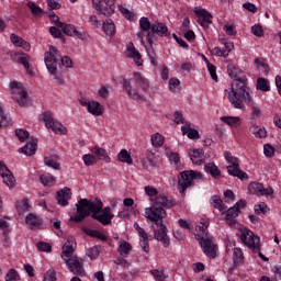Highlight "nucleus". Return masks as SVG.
Returning a JSON list of instances; mask_svg holds the SVG:
<instances>
[{
    "mask_svg": "<svg viewBox=\"0 0 281 281\" xmlns=\"http://www.w3.org/2000/svg\"><path fill=\"white\" fill-rule=\"evenodd\" d=\"M19 273L14 269H10L5 276V281H16Z\"/></svg>",
    "mask_w": 281,
    "mask_h": 281,
    "instance_id": "774afa93",
    "label": "nucleus"
},
{
    "mask_svg": "<svg viewBox=\"0 0 281 281\" xmlns=\"http://www.w3.org/2000/svg\"><path fill=\"white\" fill-rule=\"evenodd\" d=\"M135 88H133V85L131 83V79H124L123 80V87L130 95V98L134 100H144V97L139 93V90L144 91V93H148L150 91V81L146 77H144L140 72H133Z\"/></svg>",
    "mask_w": 281,
    "mask_h": 281,
    "instance_id": "423d86ee",
    "label": "nucleus"
},
{
    "mask_svg": "<svg viewBox=\"0 0 281 281\" xmlns=\"http://www.w3.org/2000/svg\"><path fill=\"white\" fill-rule=\"evenodd\" d=\"M166 156L169 161H173L176 165L179 164V154L170 151V149H166Z\"/></svg>",
    "mask_w": 281,
    "mask_h": 281,
    "instance_id": "bf43d9fd",
    "label": "nucleus"
},
{
    "mask_svg": "<svg viewBox=\"0 0 281 281\" xmlns=\"http://www.w3.org/2000/svg\"><path fill=\"white\" fill-rule=\"evenodd\" d=\"M249 131L252 135H255V137H259V139L267 137V130L263 127L252 125Z\"/></svg>",
    "mask_w": 281,
    "mask_h": 281,
    "instance_id": "4c0bfd02",
    "label": "nucleus"
},
{
    "mask_svg": "<svg viewBox=\"0 0 281 281\" xmlns=\"http://www.w3.org/2000/svg\"><path fill=\"white\" fill-rule=\"evenodd\" d=\"M15 206L20 215L25 214V212H30L32 209V205H30V200L25 198L22 201L16 202Z\"/></svg>",
    "mask_w": 281,
    "mask_h": 281,
    "instance_id": "72a5a7b5",
    "label": "nucleus"
},
{
    "mask_svg": "<svg viewBox=\"0 0 281 281\" xmlns=\"http://www.w3.org/2000/svg\"><path fill=\"white\" fill-rule=\"evenodd\" d=\"M224 157L229 164L227 166V172L231 177H237L240 181H245V179H249V175L247 172L240 170V160L237 157L232 156V153L225 151Z\"/></svg>",
    "mask_w": 281,
    "mask_h": 281,
    "instance_id": "1a4fd4ad",
    "label": "nucleus"
},
{
    "mask_svg": "<svg viewBox=\"0 0 281 281\" xmlns=\"http://www.w3.org/2000/svg\"><path fill=\"white\" fill-rule=\"evenodd\" d=\"M11 89L14 100L19 103V106H25L27 104V91L21 88L16 81L11 82Z\"/></svg>",
    "mask_w": 281,
    "mask_h": 281,
    "instance_id": "4468645a",
    "label": "nucleus"
},
{
    "mask_svg": "<svg viewBox=\"0 0 281 281\" xmlns=\"http://www.w3.org/2000/svg\"><path fill=\"white\" fill-rule=\"evenodd\" d=\"M3 126H10V117L5 115V111L0 103V128H3Z\"/></svg>",
    "mask_w": 281,
    "mask_h": 281,
    "instance_id": "c03bdc74",
    "label": "nucleus"
},
{
    "mask_svg": "<svg viewBox=\"0 0 281 281\" xmlns=\"http://www.w3.org/2000/svg\"><path fill=\"white\" fill-rule=\"evenodd\" d=\"M82 232H85V234L91 238H98V240H102V243H106V240H109V237H106V235L102 234L100 231L82 227Z\"/></svg>",
    "mask_w": 281,
    "mask_h": 281,
    "instance_id": "cd10ccee",
    "label": "nucleus"
},
{
    "mask_svg": "<svg viewBox=\"0 0 281 281\" xmlns=\"http://www.w3.org/2000/svg\"><path fill=\"white\" fill-rule=\"evenodd\" d=\"M103 207L102 200L98 198L93 200L81 199L76 204L77 214L70 216V221L75 223H82L87 216L91 215V218L101 223V225H109V216L106 213H101Z\"/></svg>",
    "mask_w": 281,
    "mask_h": 281,
    "instance_id": "7ed1b4c3",
    "label": "nucleus"
},
{
    "mask_svg": "<svg viewBox=\"0 0 281 281\" xmlns=\"http://www.w3.org/2000/svg\"><path fill=\"white\" fill-rule=\"evenodd\" d=\"M101 248L100 246H93L92 248L89 249L88 256L91 260H95L98 256H100Z\"/></svg>",
    "mask_w": 281,
    "mask_h": 281,
    "instance_id": "864d4df0",
    "label": "nucleus"
},
{
    "mask_svg": "<svg viewBox=\"0 0 281 281\" xmlns=\"http://www.w3.org/2000/svg\"><path fill=\"white\" fill-rule=\"evenodd\" d=\"M209 226L210 222L201 223V226H198L196 229H199V232H202L204 236L195 235V238L199 241V245L202 248V251L205 254V256H209V258H215L216 251H218V247L216 246V244H214V237L205 233V229H207Z\"/></svg>",
    "mask_w": 281,
    "mask_h": 281,
    "instance_id": "0eeeda50",
    "label": "nucleus"
},
{
    "mask_svg": "<svg viewBox=\"0 0 281 281\" xmlns=\"http://www.w3.org/2000/svg\"><path fill=\"white\" fill-rule=\"evenodd\" d=\"M238 214H240V211L236 206H232L226 211L225 221L229 227H236V225H238L236 221Z\"/></svg>",
    "mask_w": 281,
    "mask_h": 281,
    "instance_id": "4be33fe9",
    "label": "nucleus"
},
{
    "mask_svg": "<svg viewBox=\"0 0 281 281\" xmlns=\"http://www.w3.org/2000/svg\"><path fill=\"white\" fill-rule=\"evenodd\" d=\"M119 161H122L123 164H127L131 166L133 164V158L131 157V154L126 149H122L117 155Z\"/></svg>",
    "mask_w": 281,
    "mask_h": 281,
    "instance_id": "c9c22d12",
    "label": "nucleus"
},
{
    "mask_svg": "<svg viewBox=\"0 0 281 281\" xmlns=\"http://www.w3.org/2000/svg\"><path fill=\"white\" fill-rule=\"evenodd\" d=\"M257 89L259 91H263V92L270 91L271 87H269V80H267L265 78H258L257 79Z\"/></svg>",
    "mask_w": 281,
    "mask_h": 281,
    "instance_id": "a19ab883",
    "label": "nucleus"
},
{
    "mask_svg": "<svg viewBox=\"0 0 281 281\" xmlns=\"http://www.w3.org/2000/svg\"><path fill=\"white\" fill-rule=\"evenodd\" d=\"M248 190L251 194H256L257 196H271V194H273V188H265L260 182L250 183Z\"/></svg>",
    "mask_w": 281,
    "mask_h": 281,
    "instance_id": "f3484780",
    "label": "nucleus"
},
{
    "mask_svg": "<svg viewBox=\"0 0 281 281\" xmlns=\"http://www.w3.org/2000/svg\"><path fill=\"white\" fill-rule=\"evenodd\" d=\"M69 199H71V189L64 188L57 192V203L65 207V205H69Z\"/></svg>",
    "mask_w": 281,
    "mask_h": 281,
    "instance_id": "5701e85b",
    "label": "nucleus"
},
{
    "mask_svg": "<svg viewBox=\"0 0 281 281\" xmlns=\"http://www.w3.org/2000/svg\"><path fill=\"white\" fill-rule=\"evenodd\" d=\"M221 122H225L228 126H240V119L238 116H222Z\"/></svg>",
    "mask_w": 281,
    "mask_h": 281,
    "instance_id": "e433bc0d",
    "label": "nucleus"
},
{
    "mask_svg": "<svg viewBox=\"0 0 281 281\" xmlns=\"http://www.w3.org/2000/svg\"><path fill=\"white\" fill-rule=\"evenodd\" d=\"M40 181L44 186H48V188H52V187L56 186V177H54V176L42 175L40 177Z\"/></svg>",
    "mask_w": 281,
    "mask_h": 281,
    "instance_id": "58836bf2",
    "label": "nucleus"
},
{
    "mask_svg": "<svg viewBox=\"0 0 281 281\" xmlns=\"http://www.w3.org/2000/svg\"><path fill=\"white\" fill-rule=\"evenodd\" d=\"M82 159H83V164L86 166H95V164H98V160L95 159V156H93L91 154L83 155Z\"/></svg>",
    "mask_w": 281,
    "mask_h": 281,
    "instance_id": "3c124183",
    "label": "nucleus"
},
{
    "mask_svg": "<svg viewBox=\"0 0 281 281\" xmlns=\"http://www.w3.org/2000/svg\"><path fill=\"white\" fill-rule=\"evenodd\" d=\"M60 61L66 69H71L74 67V60L69 56H60V52L56 47L49 46L48 52L44 54L45 66L50 74L57 80L58 85H65V76L58 72V67H60Z\"/></svg>",
    "mask_w": 281,
    "mask_h": 281,
    "instance_id": "20e7f679",
    "label": "nucleus"
},
{
    "mask_svg": "<svg viewBox=\"0 0 281 281\" xmlns=\"http://www.w3.org/2000/svg\"><path fill=\"white\" fill-rule=\"evenodd\" d=\"M251 33L254 36H257L258 38H262L265 36V30H262V25L256 24L251 27Z\"/></svg>",
    "mask_w": 281,
    "mask_h": 281,
    "instance_id": "603ef678",
    "label": "nucleus"
},
{
    "mask_svg": "<svg viewBox=\"0 0 281 281\" xmlns=\"http://www.w3.org/2000/svg\"><path fill=\"white\" fill-rule=\"evenodd\" d=\"M181 85V81L177 78H171L169 80V89L170 91H177L179 89V86Z\"/></svg>",
    "mask_w": 281,
    "mask_h": 281,
    "instance_id": "0e129e2a",
    "label": "nucleus"
},
{
    "mask_svg": "<svg viewBox=\"0 0 281 281\" xmlns=\"http://www.w3.org/2000/svg\"><path fill=\"white\" fill-rule=\"evenodd\" d=\"M255 65L257 68L261 69L263 74H269V65L265 61V58L260 57L255 59Z\"/></svg>",
    "mask_w": 281,
    "mask_h": 281,
    "instance_id": "37998d69",
    "label": "nucleus"
},
{
    "mask_svg": "<svg viewBox=\"0 0 281 281\" xmlns=\"http://www.w3.org/2000/svg\"><path fill=\"white\" fill-rule=\"evenodd\" d=\"M91 153H93V155H97V157L100 161H105V164H109L111 161V158L109 157V154L106 153V149H104L102 147H93L91 149Z\"/></svg>",
    "mask_w": 281,
    "mask_h": 281,
    "instance_id": "c85d7f7f",
    "label": "nucleus"
},
{
    "mask_svg": "<svg viewBox=\"0 0 281 281\" xmlns=\"http://www.w3.org/2000/svg\"><path fill=\"white\" fill-rule=\"evenodd\" d=\"M213 54H214V56H220L223 58H227L229 56L227 50L225 49V47L224 48H221V47L213 48Z\"/></svg>",
    "mask_w": 281,
    "mask_h": 281,
    "instance_id": "052dcab7",
    "label": "nucleus"
},
{
    "mask_svg": "<svg viewBox=\"0 0 281 281\" xmlns=\"http://www.w3.org/2000/svg\"><path fill=\"white\" fill-rule=\"evenodd\" d=\"M27 8L31 10V14L35 19H41L43 16V9L38 5H36V3L30 1V2H27Z\"/></svg>",
    "mask_w": 281,
    "mask_h": 281,
    "instance_id": "f704fd0d",
    "label": "nucleus"
},
{
    "mask_svg": "<svg viewBox=\"0 0 281 281\" xmlns=\"http://www.w3.org/2000/svg\"><path fill=\"white\" fill-rule=\"evenodd\" d=\"M209 74L215 82H218V76L216 75V66L213 64H207Z\"/></svg>",
    "mask_w": 281,
    "mask_h": 281,
    "instance_id": "13d9d810",
    "label": "nucleus"
},
{
    "mask_svg": "<svg viewBox=\"0 0 281 281\" xmlns=\"http://www.w3.org/2000/svg\"><path fill=\"white\" fill-rule=\"evenodd\" d=\"M30 60H32V57H30V55L27 54L18 55V63H20V65H23L29 76H34V71L32 70V65H30Z\"/></svg>",
    "mask_w": 281,
    "mask_h": 281,
    "instance_id": "a878e982",
    "label": "nucleus"
},
{
    "mask_svg": "<svg viewBox=\"0 0 281 281\" xmlns=\"http://www.w3.org/2000/svg\"><path fill=\"white\" fill-rule=\"evenodd\" d=\"M98 14L113 16L115 14V0H92Z\"/></svg>",
    "mask_w": 281,
    "mask_h": 281,
    "instance_id": "9b49d317",
    "label": "nucleus"
},
{
    "mask_svg": "<svg viewBox=\"0 0 281 281\" xmlns=\"http://www.w3.org/2000/svg\"><path fill=\"white\" fill-rule=\"evenodd\" d=\"M139 29L143 33H138V38L140 43L144 45V36L150 47L153 49L154 41L157 38V36H169L170 32H168V26H166V23H161L158 21L150 22L148 18H140L139 20Z\"/></svg>",
    "mask_w": 281,
    "mask_h": 281,
    "instance_id": "39448f33",
    "label": "nucleus"
},
{
    "mask_svg": "<svg viewBox=\"0 0 281 281\" xmlns=\"http://www.w3.org/2000/svg\"><path fill=\"white\" fill-rule=\"evenodd\" d=\"M36 247L38 249V251H52V245L45 243V241H40L36 244Z\"/></svg>",
    "mask_w": 281,
    "mask_h": 281,
    "instance_id": "680f3d73",
    "label": "nucleus"
},
{
    "mask_svg": "<svg viewBox=\"0 0 281 281\" xmlns=\"http://www.w3.org/2000/svg\"><path fill=\"white\" fill-rule=\"evenodd\" d=\"M194 179L203 181V173L194 170L180 172V177H178V190L182 196H186V190H188V188H192Z\"/></svg>",
    "mask_w": 281,
    "mask_h": 281,
    "instance_id": "6e6552de",
    "label": "nucleus"
},
{
    "mask_svg": "<svg viewBox=\"0 0 281 281\" xmlns=\"http://www.w3.org/2000/svg\"><path fill=\"white\" fill-rule=\"evenodd\" d=\"M64 260L68 270L74 273V276H79L80 278H82V276H86L87 272L85 271V261H82V258L74 256L70 258L68 257Z\"/></svg>",
    "mask_w": 281,
    "mask_h": 281,
    "instance_id": "f8f14e48",
    "label": "nucleus"
},
{
    "mask_svg": "<svg viewBox=\"0 0 281 281\" xmlns=\"http://www.w3.org/2000/svg\"><path fill=\"white\" fill-rule=\"evenodd\" d=\"M43 122L45 123L46 128H52L54 133L59 135H66L67 128L58 121H54L52 112H45L42 116Z\"/></svg>",
    "mask_w": 281,
    "mask_h": 281,
    "instance_id": "ddd939ff",
    "label": "nucleus"
},
{
    "mask_svg": "<svg viewBox=\"0 0 281 281\" xmlns=\"http://www.w3.org/2000/svg\"><path fill=\"white\" fill-rule=\"evenodd\" d=\"M239 238L246 247H249V249L254 251L260 250V237L256 236L254 232L247 228H241Z\"/></svg>",
    "mask_w": 281,
    "mask_h": 281,
    "instance_id": "9d476101",
    "label": "nucleus"
},
{
    "mask_svg": "<svg viewBox=\"0 0 281 281\" xmlns=\"http://www.w3.org/2000/svg\"><path fill=\"white\" fill-rule=\"evenodd\" d=\"M102 30L106 36H115V23L113 20H106L102 23Z\"/></svg>",
    "mask_w": 281,
    "mask_h": 281,
    "instance_id": "7c9ffc66",
    "label": "nucleus"
},
{
    "mask_svg": "<svg viewBox=\"0 0 281 281\" xmlns=\"http://www.w3.org/2000/svg\"><path fill=\"white\" fill-rule=\"evenodd\" d=\"M205 172H209L213 179H218L221 177V170L218 169V166H216L214 162H207L204 166Z\"/></svg>",
    "mask_w": 281,
    "mask_h": 281,
    "instance_id": "2f4dec72",
    "label": "nucleus"
},
{
    "mask_svg": "<svg viewBox=\"0 0 281 281\" xmlns=\"http://www.w3.org/2000/svg\"><path fill=\"white\" fill-rule=\"evenodd\" d=\"M132 249L133 247L131 246V244H128L127 241H123L120 244L119 254H121L122 256H128Z\"/></svg>",
    "mask_w": 281,
    "mask_h": 281,
    "instance_id": "49530a36",
    "label": "nucleus"
},
{
    "mask_svg": "<svg viewBox=\"0 0 281 281\" xmlns=\"http://www.w3.org/2000/svg\"><path fill=\"white\" fill-rule=\"evenodd\" d=\"M182 134L188 135L189 139H199V131L190 127V123H186L181 127Z\"/></svg>",
    "mask_w": 281,
    "mask_h": 281,
    "instance_id": "473e14b6",
    "label": "nucleus"
},
{
    "mask_svg": "<svg viewBox=\"0 0 281 281\" xmlns=\"http://www.w3.org/2000/svg\"><path fill=\"white\" fill-rule=\"evenodd\" d=\"M60 30L64 34H66V36H74L75 38L85 41V33L76 30V26H74L72 24H63Z\"/></svg>",
    "mask_w": 281,
    "mask_h": 281,
    "instance_id": "6ab92c4d",
    "label": "nucleus"
},
{
    "mask_svg": "<svg viewBox=\"0 0 281 281\" xmlns=\"http://www.w3.org/2000/svg\"><path fill=\"white\" fill-rule=\"evenodd\" d=\"M189 157L192 164H195V166H201L205 157V151H203V149H193L189 151Z\"/></svg>",
    "mask_w": 281,
    "mask_h": 281,
    "instance_id": "393cba45",
    "label": "nucleus"
},
{
    "mask_svg": "<svg viewBox=\"0 0 281 281\" xmlns=\"http://www.w3.org/2000/svg\"><path fill=\"white\" fill-rule=\"evenodd\" d=\"M173 122L175 124H186V120L183 119V113L182 112H179V111H176L173 113Z\"/></svg>",
    "mask_w": 281,
    "mask_h": 281,
    "instance_id": "338daca9",
    "label": "nucleus"
},
{
    "mask_svg": "<svg viewBox=\"0 0 281 281\" xmlns=\"http://www.w3.org/2000/svg\"><path fill=\"white\" fill-rule=\"evenodd\" d=\"M74 251H76V241L74 239H67L63 246V260H67V258H74Z\"/></svg>",
    "mask_w": 281,
    "mask_h": 281,
    "instance_id": "aec40b11",
    "label": "nucleus"
},
{
    "mask_svg": "<svg viewBox=\"0 0 281 281\" xmlns=\"http://www.w3.org/2000/svg\"><path fill=\"white\" fill-rule=\"evenodd\" d=\"M233 259H234L235 265H240V262H243V260H245V256L243 255V250L240 248H234Z\"/></svg>",
    "mask_w": 281,
    "mask_h": 281,
    "instance_id": "a18cd8bd",
    "label": "nucleus"
},
{
    "mask_svg": "<svg viewBox=\"0 0 281 281\" xmlns=\"http://www.w3.org/2000/svg\"><path fill=\"white\" fill-rule=\"evenodd\" d=\"M193 12L195 16H198V23H200L202 27L207 29L212 25V14L207 12V10L195 7Z\"/></svg>",
    "mask_w": 281,
    "mask_h": 281,
    "instance_id": "2eb2a0df",
    "label": "nucleus"
},
{
    "mask_svg": "<svg viewBox=\"0 0 281 281\" xmlns=\"http://www.w3.org/2000/svg\"><path fill=\"white\" fill-rule=\"evenodd\" d=\"M0 177H2V182L8 188L12 189L14 186H16V179H14L12 171L8 169V166H5L3 161H0Z\"/></svg>",
    "mask_w": 281,
    "mask_h": 281,
    "instance_id": "dca6fc26",
    "label": "nucleus"
},
{
    "mask_svg": "<svg viewBox=\"0 0 281 281\" xmlns=\"http://www.w3.org/2000/svg\"><path fill=\"white\" fill-rule=\"evenodd\" d=\"M153 205L145 209V216L155 225H159L160 228L155 231V239L159 240L164 247H170V237H168V227L164 224V218H166L165 209L169 210L175 207L177 202L175 200L168 199V196H157L151 199ZM165 207V209H164Z\"/></svg>",
    "mask_w": 281,
    "mask_h": 281,
    "instance_id": "f257e3e1",
    "label": "nucleus"
},
{
    "mask_svg": "<svg viewBox=\"0 0 281 281\" xmlns=\"http://www.w3.org/2000/svg\"><path fill=\"white\" fill-rule=\"evenodd\" d=\"M15 135L20 142H25L26 139H30V132L23 128L15 130Z\"/></svg>",
    "mask_w": 281,
    "mask_h": 281,
    "instance_id": "8fccbe9b",
    "label": "nucleus"
},
{
    "mask_svg": "<svg viewBox=\"0 0 281 281\" xmlns=\"http://www.w3.org/2000/svg\"><path fill=\"white\" fill-rule=\"evenodd\" d=\"M211 205L215 207V210H218L220 212H223V210H225V204H223V200L218 195L212 196Z\"/></svg>",
    "mask_w": 281,
    "mask_h": 281,
    "instance_id": "ea45409f",
    "label": "nucleus"
},
{
    "mask_svg": "<svg viewBox=\"0 0 281 281\" xmlns=\"http://www.w3.org/2000/svg\"><path fill=\"white\" fill-rule=\"evenodd\" d=\"M145 193L147 194V196L151 198L150 201H153V199H157V196H166V195L159 194V191L157 190V188L151 186L145 187Z\"/></svg>",
    "mask_w": 281,
    "mask_h": 281,
    "instance_id": "79ce46f5",
    "label": "nucleus"
},
{
    "mask_svg": "<svg viewBox=\"0 0 281 281\" xmlns=\"http://www.w3.org/2000/svg\"><path fill=\"white\" fill-rule=\"evenodd\" d=\"M48 16H49L52 23H54V25H56V27L61 29L63 25H65V23L60 22V18H58V15L49 13Z\"/></svg>",
    "mask_w": 281,
    "mask_h": 281,
    "instance_id": "69168bd1",
    "label": "nucleus"
},
{
    "mask_svg": "<svg viewBox=\"0 0 281 281\" xmlns=\"http://www.w3.org/2000/svg\"><path fill=\"white\" fill-rule=\"evenodd\" d=\"M0 229L2 231L5 243H10V238L8 237L10 234V229L8 228V222L1 218H0Z\"/></svg>",
    "mask_w": 281,
    "mask_h": 281,
    "instance_id": "09e8293b",
    "label": "nucleus"
},
{
    "mask_svg": "<svg viewBox=\"0 0 281 281\" xmlns=\"http://www.w3.org/2000/svg\"><path fill=\"white\" fill-rule=\"evenodd\" d=\"M43 281H58V279H56V270L54 269L47 270Z\"/></svg>",
    "mask_w": 281,
    "mask_h": 281,
    "instance_id": "6e6d98bb",
    "label": "nucleus"
},
{
    "mask_svg": "<svg viewBox=\"0 0 281 281\" xmlns=\"http://www.w3.org/2000/svg\"><path fill=\"white\" fill-rule=\"evenodd\" d=\"M44 164L48 168H53V170H60V158L57 155L45 157Z\"/></svg>",
    "mask_w": 281,
    "mask_h": 281,
    "instance_id": "bb28decb",
    "label": "nucleus"
},
{
    "mask_svg": "<svg viewBox=\"0 0 281 281\" xmlns=\"http://www.w3.org/2000/svg\"><path fill=\"white\" fill-rule=\"evenodd\" d=\"M227 74L229 78L236 80L237 83L227 93V100L234 109H239L245 111L246 104H254V99L249 92V87L247 86V79L243 78V70L236 67L234 64L227 66Z\"/></svg>",
    "mask_w": 281,
    "mask_h": 281,
    "instance_id": "f03ea898",
    "label": "nucleus"
},
{
    "mask_svg": "<svg viewBox=\"0 0 281 281\" xmlns=\"http://www.w3.org/2000/svg\"><path fill=\"white\" fill-rule=\"evenodd\" d=\"M255 214H267V204L265 202L255 205Z\"/></svg>",
    "mask_w": 281,
    "mask_h": 281,
    "instance_id": "e2e57ef3",
    "label": "nucleus"
},
{
    "mask_svg": "<svg viewBox=\"0 0 281 281\" xmlns=\"http://www.w3.org/2000/svg\"><path fill=\"white\" fill-rule=\"evenodd\" d=\"M151 144L156 148H159L160 146H164V136L159 133H156L151 136Z\"/></svg>",
    "mask_w": 281,
    "mask_h": 281,
    "instance_id": "de8ad7c7",
    "label": "nucleus"
},
{
    "mask_svg": "<svg viewBox=\"0 0 281 281\" xmlns=\"http://www.w3.org/2000/svg\"><path fill=\"white\" fill-rule=\"evenodd\" d=\"M263 153L266 155V157H273V155H276V148H273V146H271V144H266L263 146Z\"/></svg>",
    "mask_w": 281,
    "mask_h": 281,
    "instance_id": "4d7b16f0",
    "label": "nucleus"
},
{
    "mask_svg": "<svg viewBox=\"0 0 281 281\" xmlns=\"http://www.w3.org/2000/svg\"><path fill=\"white\" fill-rule=\"evenodd\" d=\"M25 223L30 226L31 229H41V225H43V218L38 217L34 213H30L25 217Z\"/></svg>",
    "mask_w": 281,
    "mask_h": 281,
    "instance_id": "b1692460",
    "label": "nucleus"
},
{
    "mask_svg": "<svg viewBox=\"0 0 281 281\" xmlns=\"http://www.w3.org/2000/svg\"><path fill=\"white\" fill-rule=\"evenodd\" d=\"M126 57L127 58H133L135 65H137V67H142V65H144V60H142V54H139V50H137V48H135V44H133V42H130L126 45Z\"/></svg>",
    "mask_w": 281,
    "mask_h": 281,
    "instance_id": "a211bd4d",
    "label": "nucleus"
},
{
    "mask_svg": "<svg viewBox=\"0 0 281 281\" xmlns=\"http://www.w3.org/2000/svg\"><path fill=\"white\" fill-rule=\"evenodd\" d=\"M36 148H38V140L32 138L25 146L19 149V153H22L26 157H32V155H36Z\"/></svg>",
    "mask_w": 281,
    "mask_h": 281,
    "instance_id": "412c9836",
    "label": "nucleus"
},
{
    "mask_svg": "<svg viewBox=\"0 0 281 281\" xmlns=\"http://www.w3.org/2000/svg\"><path fill=\"white\" fill-rule=\"evenodd\" d=\"M87 111L91 113V115H95L97 117L102 115V105L98 101H91L88 103Z\"/></svg>",
    "mask_w": 281,
    "mask_h": 281,
    "instance_id": "c756f323",
    "label": "nucleus"
},
{
    "mask_svg": "<svg viewBox=\"0 0 281 281\" xmlns=\"http://www.w3.org/2000/svg\"><path fill=\"white\" fill-rule=\"evenodd\" d=\"M119 10L125 16V19H127V21H133L135 19L133 12L128 11V9L124 8L123 5H120Z\"/></svg>",
    "mask_w": 281,
    "mask_h": 281,
    "instance_id": "5fc2aeb1",
    "label": "nucleus"
}]
</instances>
